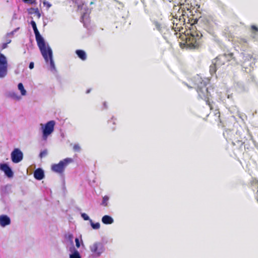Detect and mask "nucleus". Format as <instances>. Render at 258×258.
<instances>
[{
  "label": "nucleus",
  "mask_w": 258,
  "mask_h": 258,
  "mask_svg": "<svg viewBox=\"0 0 258 258\" xmlns=\"http://www.w3.org/2000/svg\"><path fill=\"white\" fill-rule=\"evenodd\" d=\"M190 81L192 86H189L186 83H185V85L189 88H196L199 98L204 100L206 104L208 105L210 109H213L212 103L213 102H211L210 100V97L211 95L208 91L206 82L204 81L199 76L192 78L191 79Z\"/></svg>",
  "instance_id": "nucleus-1"
},
{
  "label": "nucleus",
  "mask_w": 258,
  "mask_h": 258,
  "mask_svg": "<svg viewBox=\"0 0 258 258\" xmlns=\"http://www.w3.org/2000/svg\"><path fill=\"white\" fill-rule=\"evenodd\" d=\"M31 24L33 29L35 35L36 41L41 54L46 62H50L51 66L54 67V63L52 59V51L49 46H46L45 41L41 36L34 21H31Z\"/></svg>",
  "instance_id": "nucleus-2"
},
{
  "label": "nucleus",
  "mask_w": 258,
  "mask_h": 258,
  "mask_svg": "<svg viewBox=\"0 0 258 258\" xmlns=\"http://www.w3.org/2000/svg\"><path fill=\"white\" fill-rule=\"evenodd\" d=\"M202 35L200 32H192L188 34L187 36L184 35L183 37H185V41L183 43L184 45L187 48L190 49L198 48L201 45L202 43ZM182 44L180 43V45Z\"/></svg>",
  "instance_id": "nucleus-3"
},
{
  "label": "nucleus",
  "mask_w": 258,
  "mask_h": 258,
  "mask_svg": "<svg viewBox=\"0 0 258 258\" xmlns=\"http://www.w3.org/2000/svg\"><path fill=\"white\" fill-rule=\"evenodd\" d=\"M154 24L157 30H158L163 35L165 39L167 40L170 38L171 31H173L174 29V35L177 34L176 31H180V28L179 27H175L171 30L167 28L164 24L158 21H154Z\"/></svg>",
  "instance_id": "nucleus-4"
},
{
  "label": "nucleus",
  "mask_w": 258,
  "mask_h": 258,
  "mask_svg": "<svg viewBox=\"0 0 258 258\" xmlns=\"http://www.w3.org/2000/svg\"><path fill=\"white\" fill-rule=\"evenodd\" d=\"M73 162V159L71 158H67L59 161L58 164H54L51 165V169L52 171L62 174L66 167Z\"/></svg>",
  "instance_id": "nucleus-5"
},
{
  "label": "nucleus",
  "mask_w": 258,
  "mask_h": 258,
  "mask_svg": "<svg viewBox=\"0 0 258 258\" xmlns=\"http://www.w3.org/2000/svg\"><path fill=\"white\" fill-rule=\"evenodd\" d=\"M8 66L6 57L0 53V78H4L7 75Z\"/></svg>",
  "instance_id": "nucleus-6"
},
{
  "label": "nucleus",
  "mask_w": 258,
  "mask_h": 258,
  "mask_svg": "<svg viewBox=\"0 0 258 258\" xmlns=\"http://www.w3.org/2000/svg\"><path fill=\"white\" fill-rule=\"evenodd\" d=\"M54 125V121L50 120L45 124L44 127H43L42 137L44 140H46L48 136L53 132Z\"/></svg>",
  "instance_id": "nucleus-7"
},
{
  "label": "nucleus",
  "mask_w": 258,
  "mask_h": 258,
  "mask_svg": "<svg viewBox=\"0 0 258 258\" xmlns=\"http://www.w3.org/2000/svg\"><path fill=\"white\" fill-rule=\"evenodd\" d=\"M13 162L17 163L21 161L23 158L22 152L18 148L15 149L11 154Z\"/></svg>",
  "instance_id": "nucleus-8"
},
{
  "label": "nucleus",
  "mask_w": 258,
  "mask_h": 258,
  "mask_svg": "<svg viewBox=\"0 0 258 258\" xmlns=\"http://www.w3.org/2000/svg\"><path fill=\"white\" fill-rule=\"evenodd\" d=\"M90 250L95 255L99 256L103 251V246L100 242H95L90 247Z\"/></svg>",
  "instance_id": "nucleus-9"
},
{
  "label": "nucleus",
  "mask_w": 258,
  "mask_h": 258,
  "mask_svg": "<svg viewBox=\"0 0 258 258\" xmlns=\"http://www.w3.org/2000/svg\"><path fill=\"white\" fill-rule=\"evenodd\" d=\"M0 169L4 171L5 174L9 177H11L13 175V172L11 168L6 163L0 164Z\"/></svg>",
  "instance_id": "nucleus-10"
},
{
  "label": "nucleus",
  "mask_w": 258,
  "mask_h": 258,
  "mask_svg": "<svg viewBox=\"0 0 258 258\" xmlns=\"http://www.w3.org/2000/svg\"><path fill=\"white\" fill-rule=\"evenodd\" d=\"M11 220L10 218L7 215L0 216V225L2 227H5L10 224Z\"/></svg>",
  "instance_id": "nucleus-11"
},
{
  "label": "nucleus",
  "mask_w": 258,
  "mask_h": 258,
  "mask_svg": "<svg viewBox=\"0 0 258 258\" xmlns=\"http://www.w3.org/2000/svg\"><path fill=\"white\" fill-rule=\"evenodd\" d=\"M226 60L224 56H222V55H220L218 56L215 59V63L218 67H220L223 65H224L226 62Z\"/></svg>",
  "instance_id": "nucleus-12"
},
{
  "label": "nucleus",
  "mask_w": 258,
  "mask_h": 258,
  "mask_svg": "<svg viewBox=\"0 0 258 258\" xmlns=\"http://www.w3.org/2000/svg\"><path fill=\"white\" fill-rule=\"evenodd\" d=\"M34 176L37 180H41L44 177L43 170L41 168L36 169L34 172Z\"/></svg>",
  "instance_id": "nucleus-13"
},
{
  "label": "nucleus",
  "mask_w": 258,
  "mask_h": 258,
  "mask_svg": "<svg viewBox=\"0 0 258 258\" xmlns=\"http://www.w3.org/2000/svg\"><path fill=\"white\" fill-rule=\"evenodd\" d=\"M76 53L77 54L78 56L82 60H85L86 59V54L84 50L81 49L76 50Z\"/></svg>",
  "instance_id": "nucleus-14"
},
{
  "label": "nucleus",
  "mask_w": 258,
  "mask_h": 258,
  "mask_svg": "<svg viewBox=\"0 0 258 258\" xmlns=\"http://www.w3.org/2000/svg\"><path fill=\"white\" fill-rule=\"evenodd\" d=\"M102 222L105 224H111L113 222V219L109 216L105 215L102 218Z\"/></svg>",
  "instance_id": "nucleus-15"
},
{
  "label": "nucleus",
  "mask_w": 258,
  "mask_h": 258,
  "mask_svg": "<svg viewBox=\"0 0 258 258\" xmlns=\"http://www.w3.org/2000/svg\"><path fill=\"white\" fill-rule=\"evenodd\" d=\"M237 42L241 46H247L248 45V40L245 38H239L237 40Z\"/></svg>",
  "instance_id": "nucleus-16"
},
{
  "label": "nucleus",
  "mask_w": 258,
  "mask_h": 258,
  "mask_svg": "<svg viewBox=\"0 0 258 258\" xmlns=\"http://www.w3.org/2000/svg\"><path fill=\"white\" fill-rule=\"evenodd\" d=\"M224 56L226 61H229L231 60H235V57L234 56V53L232 52L225 53L222 55Z\"/></svg>",
  "instance_id": "nucleus-17"
},
{
  "label": "nucleus",
  "mask_w": 258,
  "mask_h": 258,
  "mask_svg": "<svg viewBox=\"0 0 258 258\" xmlns=\"http://www.w3.org/2000/svg\"><path fill=\"white\" fill-rule=\"evenodd\" d=\"M29 13L30 14H35L38 18H39L41 16V14L38 8H31L29 10Z\"/></svg>",
  "instance_id": "nucleus-18"
},
{
  "label": "nucleus",
  "mask_w": 258,
  "mask_h": 258,
  "mask_svg": "<svg viewBox=\"0 0 258 258\" xmlns=\"http://www.w3.org/2000/svg\"><path fill=\"white\" fill-rule=\"evenodd\" d=\"M18 89L20 91L21 94L22 96H25L26 94V91L24 89L23 85L22 83H19L18 85Z\"/></svg>",
  "instance_id": "nucleus-19"
},
{
  "label": "nucleus",
  "mask_w": 258,
  "mask_h": 258,
  "mask_svg": "<svg viewBox=\"0 0 258 258\" xmlns=\"http://www.w3.org/2000/svg\"><path fill=\"white\" fill-rule=\"evenodd\" d=\"M218 67L216 65L215 63H213L212 65L210 67V73L211 75H213L216 73L217 71V68Z\"/></svg>",
  "instance_id": "nucleus-20"
},
{
  "label": "nucleus",
  "mask_w": 258,
  "mask_h": 258,
  "mask_svg": "<svg viewBox=\"0 0 258 258\" xmlns=\"http://www.w3.org/2000/svg\"><path fill=\"white\" fill-rule=\"evenodd\" d=\"M90 222L91 223V225L92 227L94 229H99L100 228V223H99L97 222V223H94L92 222V220H90Z\"/></svg>",
  "instance_id": "nucleus-21"
},
{
  "label": "nucleus",
  "mask_w": 258,
  "mask_h": 258,
  "mask_svg": "<svg viewBox=\"0 0 258 258\" xmlns=\"http://www.w3.org/2000/svg\"><path fill=\"white\" fill-rule=\"evenodd\" d=\"M70 258H81L79 252L76 250L73 254L70 255Z\"/></svg>",
  "instance_id": "nucleus-22"
},
{
  "label": "nucleus",
  "mask_w": 258,
  "mask_h": 258,
  "mask_svg": "<svg viewBox=\"0 0 258 258\" xmlns=\"http://www.w3.org/2000/svg\"><path fill=\"white\" fill-rule=\"evenodd\" d=\"M108 197L107 196H105L103 198V200L102 202V205L104 206H107V202L108 201Z\"/></svg>",
  "instance_id": "nucleus-23"
},
{
  "label": "nucleus",
  "mask_w": 258,
  "mask_h": 258,
  "mask_svg": "<svg viewBox=\"0 0 258 258\" xmlns=\"http://www.w3.org/2000/svg\"><path fill=\"white\" fill-rule=\"evenodd\" d=\"M47 154V150H44L42 151H41L39 154V157L42 158L44 157L45 156H46Z\"/></svg>",
  "instance_id": "nucleus-24"
},
{
  "label": "nucleus",
  "mask_w": 258,
  "mask_h": 258,
  "mask_svg": "<svg viewBox=\"0 0 258 258\" xmlns=\"http://www.w3.org/2000/svg\"><path fill=\"white\" fill-rule=\"evenodd\" d=\"M73 149L75 151L79 152L81 150V147L79 144H75L73 146Z\"/></svg>",
  "instance_id": "nucleus-25"
},
{
  "label": "nucleus",
  "mask_w": 258,
  "mask_h": 258,
  "mask_svg": "<svg viewBox=\"0 0 258 258\" xmlns=\"http://www.w3.org/2000/svg\"><path fill=\"white\" fill-rule=\"evenodd\" d=\"M82 217L85 220H89V216L85 213H82L81 214Z\"/></svg>",
  "instance_id": "nucleus-26"
},
{
  "label": "nucleus",
  "mask_w": 258,
  "mask_h": 258,
  "mask_svg": "<svg viewBox=\"0 0 258 258\" xmlns=\"http://www.w3.org/2000/svg\"><path fill=\"white\" fill-rule=\"evenodd\" d=\"M116 120V118L114 117L111 118V119L108 121V124H115Z\"/></svg>",
  "instance_id": "nucleus-27"
},
{
  "label": "nucleus",
  "mask_w": 258,
  "mask_h": 258,
  "mask_svg": "<svg viewBox=\"0 0 258 258\" xmlns=\"http://www.w3.org/2000/svg\"><path fill=\"white\" fill-rule=\"evenodd\" d=\"M11 40H9V42H7L6 43H3V45H2V49L6 48L7 47L8 44L11 43Z\"/></svg>",
  "instance_id": "nucleus-28"
},
{
  "label": "nucleus",
  "mask_w": 258,
  "mask_h": 258,
  "mask_svg": "<svg viewBox=\"0 0 258 258\" xmlns=\"http://www.w3.org/2000/svg\"><path fill=\"white\" fill-rule=\"evenodd\" d=\"M251 30L252 31H256L257 32L258 31V28L256 26H255V25H252L251 26Z\"/></svg>",
  "instance_id": "nucleus-29"
},
{
  "label": "nucleus",
  "mask_w": 258,
  "mask_h": 258,
  "mask_svg": "<svg viewBox=\"0 0 258 258\" xmlns=\"http://www.w3.org/2000/svg\"><path fill=\"white\" fill-rule=\"evenodd\" d=\"M75 242H76V246L79 248L80 246V244L79 242V240L78 238H76L75 239Z\"/></svg>",
  "instance_id": "nucleus-30"
},
{
  "label": "nucleus",
  "mask_w": 258,
  "mask_h": 258,
  "mask_svg": "<svg viewBox=\"0 0 258 258\" xmlns=\"http://www.w3.org/2000/svg\"><path fill=\"white\" fill-rule=\"evenodd\" d=\"M215 115L217 116V117H218L220 121L221 122V120H220V112L218 110H217V112L216 113H215Z\"/></svg>",
  "instance_id": "nucleus-31"
},
{
  "label": "nucleus",
  "mask_w": 258,
  "mask_h": 258,
  "mask_svg": "<svg viewBox=\"0 0 258 258\" xmlns=\"http://www.w3.org/2000/svg\"><path fill=\"white\" fill-rule=\"evenodd\" d=\"M29 68L30 69H32L34 68V63L33 62H31L29 64Z\"/></svg>",
  "instance_id": "nucleus-32"
},
{
  "label": "nucleus",
  "mask_w": 258,
  "mask_h": 258,
  "mask_svg": "<svg viewBox=\"0 0 258 258\" xmlns=\"http://www.w3.org/2000/svg\"><path fill=\"white\" fill-rule=\"evenodd\" d=\"M255 199H256L257 202L258 203V189H257V190L256 191V193Z\"/></svg>",
  "instance_id": "nucleus-33"
},
{
  "label": "nucleus",
  "mask_w": 258,
  "mask_h": 258,
  "mask_svg": "<svg viewBox=\"0 0 258 258\" xmlns=\"http://www.w3.org/2000/svg\"><path fill=\"white\" fill-rule=\"evenodd\" d=\"M104 107H105V108H106V107H107L106 102H104Z\"/></svg>",
  "instance_id": "nucleus-34"
},
{
  "label": "nucleus",
  "mask_w": 258,
  "mask_h": 258,
  "mask_svg": "<svg viewBox=\"0 0 258 258\" xmlns=\"http://www.w3.org/2000/svg\"><path fill=\"white\" fill-rule=\"evenodd\" d=\"M90 90H88L87 91H86V93H89L90 92Z\"/></svg>",
  "instance_id": "nucleus-35"
},
{
  "label": "nucleus",
  "mask_w": 258,
  "mask_h": 258,
  "mask_svg": "<svg viewBox=\"0 0 258 258\" xmlns=\"http://www.w3.org/2000/svg\"><path fill=\"white\" fill-rule=\"evenodd\" d=\"M81 19H82V20H83V19H84V15H83V16H82Z\"/></svg>",
  "instance_id": "nucleus-36"
},
{
  "label": "nucleus",
  "mask_w": 258,
  "mask_h": 258,
  "mask_svg": "<svg viewBox=\"0 0 258 258\" xmlns=\"http://www.w3.org/2000/svg\"><path fill=\"white\" fill-rule=\"evenodd\" d=\"M24 2H27L28 0H23Z\"/></svg>",
  "instance_id": "nucleus-37"
},
{
  "label": "nucleus",
  "mask_w": 258,
  "mask_h": 258,
  "mask_svg": "<svg viewBox=\"0 0 258 258\" xmlns=\"http://www.w3.org/2000/svg\"><path fill=\"white\" fill-rule=\"evenodd\" d=\"M115 130V127H112V130H113H113Z\"/></svg>",
  "instance_id": "nucleus-38"
},
{
  "label": "nucleus",
  "mask_w": 258,
  "mask_h": 258,
  "mask_svg": "<svg viewBox=\"0 0 258 258\" xmlns=\"http://www.w3.org/2000/svg\"><path fill=\"white\" fill-rule=\"evenodd\" d=\"M254 183H255V184H258V182H257V181H255V182H254Z\"/></svg>",
  "instance_id": "nucleus-39"
}]
</instances>
